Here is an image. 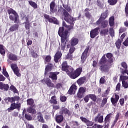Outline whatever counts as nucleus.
Returning <instances> with one entry per match:
<instances>
[{"label":"nucleus","mask_w":128,"mask_h":128,"mask_svg":"<svg viewBox=\"0 0 128 128\" xmlns=\"http://www.w3.org/2000/svg\"><path fill=\"white\" fill-rule=\"evenodd\" d=\"M114 62V54L110 52L104 54L99 60V70L102 72H108L110 66Z\"/></svg>","instance_id":"f257e3e1"},{"label":"nucleus","mask_w":128,"mask_h":128,"mask_svg":"<svg viewBox=\"0 0 128 128\" xmlns=\"http://www.w3.org/2000/svg\"><path fill=\"white\" fill-rule=\"evenodd\" d=\"M62 70L63 72H66L70 78L76 80L82 74V67H79L74 70L72 67L68 66L66 61H65L62 64Z\"/></svg>","instance_id":"f03ea898"},{"label":"nucleus","mask_w":128,"mask_h":128,"mask_svg":"<svg viewBox=\"0 0 128 128\" xmlns=\"http://www.w3.org/2000/svg\"><path fill=\"white\" fill-rule=\"evenodd\" d=\"M20 100V98L18 96H14V97H6L4 98V102H10L11 104L10 108L7 109L8 112H10L12 110H20L22 108V104L18 102V100Z\"/></svg>","instance_id":"7ed1b4c3"},{"label":"nucleus","mask_w":128,"mask_h":128,"mask_svg":"<svg viewBox=\"0 0 128 128\" xmlns=\"http://www.w3.org/2000/svg\"><path fill=\"white\" fill-rule=\"evenodd\" d=\"M60 10H63V15L64 16V20L68 22V24H72V26H74V21L76 20V18H73L68 14V12L66 11V10H64L62 7L58 8V12H60Z\"/></svg>","instance_id":"20e7f679"},{"label":"nucleus","mask_w":128,"mask_h":128,"mask_svg":"<svg viewBox=\"0 0 128 128\" xmlns=\"http://www.w3.org/2000/svg\"><path fill=\"white\" fill-rule=\"evenodd\" d=\"M7 12L10 20L14 22V24H18L20 22V16L16 10H13L12 8H10L8 9Z\"/></svg>","instance_id":"39448f33"},{"label":"nucleus","mask_w":128,"mask_h":128,"mask_svg":"<svg viewBox=\"0 0 128 128\" xmlns=\"http://www.w3.org/2000/svg\"><path fill=\"white\" fill-rule=\"evenodd\" d=\"M68 30H64V27H60L59 28L58 34L60 36L61 38H68Z\"/></svg>","instance_id":"423d86ee"},{"label":"nucleus","mask_w":128,"mask_h":128,"mask_svg":"<svg viewBox=\"0 0 128 128\" xmlns=\"http://www.w3.org/2000/svg\"><path fill=\"white\" fill-rule=\"evenodd\" d=\"M88 50H90V46H86L84 52L82 53L81 56V62L82 64H84L88 56Z\"/></svg>","instance_id":"0eeeda50"},{"label":"nucleus","mask_w":128,"mask_h":128,"mask_svg":"<svg viewBox=\"0 0 128 128\" xmlns=\"http://www.w3.org/2000/svg\"><path fill=\"white\" fill-rule=\"evenodd\" d=\"M86 92V88L84 87H81L79 88L78 92L76 94L78 98L80 99L84 98Z\"/></svg>","instance_id":"6e6552de"},{"label":"nucleus","mask_w":128,"mask_h":128,"mask_svg":"<svg viewBox=\"0 0 128 128\" xmlns=\"http://www.w3.org/2000/svg\"><path fill=\"white\" fill-rule=\"evenodd\" d=\"M44 16L46 20H48L49 22H51L52 24H58L59 22L58 20V19L54 17L50 18V15L47 14H44Z\"/></svg>","instance_id":"1a4fd4ad"},{"label":"nucleus","mask_w":128,"mask_h":128,"mask_svg":"<svg viewBox=\"0 0 128 128\" xmlns=\"http://www.w3.org/2000/svg\"><path fill=\"white\" fill-rule=\"evenodd\" d=\"M42 82L46 84L48 88H56V86L54 83L52 82V80L50 78L42 80Z\"/></svg>","instance_id":"9d476101"},{"label":"nucleus","mask_w":128,"mask_h":128,"mask_svg":"<svg viewBox=\"0 0 128 128\" xmlns=\"http://www.w3.org/2000/svg\"><path fill=\"white\" fill-rule=\"evenodd\" d=\"M99 27H97L94 29H92L90 32V36L91 38H94L96 36H98Z\"/></svg>","instance_id":"9b49d317"},{"label":"nucleus","mask_w":128,"mask_h":128,"mask_svg":"<svg viewBox=\"0 0 128 128\" xmlns=\"http://www.w3.org/2000/svg\"><path fill=\"white\" fill-rule=\"evenodd\" d=\"M7 58H8V60H12V62H16V60H18V56L12 52H9L8 54Z\"/></svg>","instance_id":"f8f14e48"},{"label":"nucleus","mask_w":128,"mask_h":128,"mask_svg":"<svg viewBox=\"0 0 128 128\" xmlns=\"http://www.w3.org/2000/svg\"><path fill=\"white\" fill-rule=\"evenodd\" d=\"M50 14H54L58 12V9L56 8V2L54 1H52L50 3Z\"/></svg>","instance_id":"ddd939ff"},{"label":"nucleus","mask_w":128,"mask_h":128,"mask_svg":"<svg viewBox=\"0 0 128 128\" xmlns=\"http://www.w3.org/2000/svg\"><path fill=\"white\" fill-rule=\"evenodd\" d=\"M58 74H60V72H50L48 73V76L50 78H51L52 80H58Z\"/></svg>","instance_id":"4468645a"},{"label":"nucleus","mask_w":128,"mask_h":128,"mask_svg":"<svg viewBox=\"0 0 128 128\" xmlns=\"http://www.w3.org/2000/svg\"><path fill=\"white\" fill-rule=\"evenodd\" d=\"M64 114H56L55 116V120L57 124H62L64 122Z\"/></svg>","instance_id":"2eb2a0df"},{"label":"nucleus","mask_w":128,"mask_h":128,"mask_svg":"<svg viewBox=\"0 0 128 128\" xmlns=\"http://www.w3.org/2000/svg\"><path fill=\"white\" fill-rule=\"evenodd\" d=\"M118 100H120V96L118 94H115V98L112 97L110 98V102L114 106H116V104L118 102Z\"/></svg>","instance_id":"dca6fc26"},{"label":"nucleus","mask_w":128,"mask_h":128,"mask_svg":"<svg viewBox=\"0 0 128 128\" xmlns=\"http://www.w3.org/2000/svg\"><path fill=\"white\" fill-rule=\"evenodd\" d=\"M80 120H81L83 122H84L87 126H92V125L94 124V122L90 121L86 118L80 116Z\"/></svg>","instance_id":"f3484780"},{"label":"nucleus","mask_w":128,"mask_h":128,"mask_svg":"<svg viewBox=\"0 0 128 128\" xmlns=\"http://www.w3.org/2000/svg\"><path fill=\"white\" fill-rule=\"evenodd\" d=\"M62 52L58 50L54 56V61L55 62H58V61L60 60V58H62Z\"/></svg>","instance_id":"a211bd4d"},{"label":"nucleus","mask_w":128,"mask_h":128,"mask_svg":"<svg viewBox=\"0 0 128 128\" xmlns=\"http://www.w3.org/2000/svg\"><path fill=\"white\" fill-rule=\"evenodd\" d=\"M68 42V38H61V50H63V52L64 51V50H66V42Z\"/></svg>","instance_id":"6ab92c4d"},{"label":"nucleus","mask_w":128,"mask_h":128,"mask_svg":"<svg viewBox=\"0 0 128 128\" xmlns=\"http://www.w3.org/2000/svg\"><path fill=\"white\" fill-rule=\"evenodd\" d=\"M36 118L40 122H42V124H44L46 122L44 121V116L42 112H37Z\"/></svg>","instance_id":"aec40b11"},{"label":"nucleus","mask_w":128,"mask_h":128,"mask_svg":"<svg viewBox=\"0 0 128 128\" xmlns=\"http://www.w3.org/2000/svg\"><path fill=\"white\" fill-rule=\"evenodd\" d=\"M80 40H78V38L76 37H73L70 40V44L72 46H76V44H78Z\"/></svg>","instance_id":"412c9836"},{"label":"nucleus","mask_w":128,"mask_h":128,"mask_svg":"<svg viewBox=\"0 0 128 128\" xmlns=\"http://www.w3.org/2000/svg\"><path fill=\"white\" fill-rule=\"evenodd\" d=\"M10 88L8 84H4L2 82H0V90H4V92H8Z\"/></svg>","instance_id":"4be33fe9"},{"label":"nucleus","mask_w":128,"mask_h":128,"mask_svg":"<svg viewBox=\"0 0 128 128\" xmlns=\"http://www.w3.org/2000/svg\"><path fill=\"white\" fill-rule=\"evenodd\" d=\"M90 8H86L84 10V16L88 18V20H90L92 18V13L90 12Z\"/></svg>","instance_id":"5701e85b"},{"label":"nucleus","mask_w":128,"mask_h":128,"mask_svg":"<svg viewBox=\"0 0 128 128\" xmlns=\"http://www.w3.org/2000/svg\"><path fill=\"white\" fill-rule=\"evenodd\" d=\"M86 82V77L85 76L80 77L76 80V82L78 84L79 86H82L84 84V82Z\"/></svg>","instance_id":"b1692460"},{"label":"nucleus","mask_w":128,"mask_h":128,"mask_svg":"<svg viewBox=\"0 0 128 128\" xmlns=\"http://www.w3.org/2000/svg\"><path fill=\"white\" fill-rule=\"evenodd\" d=\"M62 114H66L67 116H72V112H70L68 108H66L65 107H62Z\"/></svg>","instance_id":"393cba45"},{"label":"nucleus","mask_w":128,"mask_h":128,"mask_svg":"<svg viewBox=\"0 0 128 128\" xmlns=\"http://www.w3.org/2000/svg\"><path fill=\"white\" fill-rule=\"evenodd\" d=\"M34 108H36V106H29L27 108L28 112H29V114H36V110Z\"/></svg>","instance_id":"a878e982"},{"label":"nucleus","mask_w":128,"mask_h":128,"mask_svg":"<svg viewBox=\"0 0 128 128\" xmlns=\"http://www.w3.org/2000/svg\"><path fill=\"white\" fill-rule=\"evenodd\" d=\"M100 116V114H98V116L94 118V122H98L100 124H102V122H104V116Z\"/></svg>","instance_id":"bb28decb"},{"label":"nucleus","mask_w":128,"mask_h":128,"mask_svg":"<svg viewBox=\"0 0 128 128\" xmlns=\"http://www.w3.org/2000/svg\"><path fill=\"white\" fill-rule=\"evenodd\" d=\"M76 88L77 87L76 86V84L72 85L68 90V94H74V92L78 90Z\"/></svg>","instance_id":"cd10ccee"},{"label":"nucleus","mask_w":128,"mask_h":128,"mask_svg":"<svg viewBox=\"0 0 128 128\" xmlns=\"http://www.w3.org/2000/svg\"><path fill=\"white\" fill-rule=\"evenodd\" d=\"M18 28H20L18 24H14L10 28L9 30L10 32H16V30H18Z\"/></svg>","instance_id":"c85d7f7f"},{"label":"nucleus","mask_w":128,"mask_h":128,"mask_svg":"<svg viewBox=\"0 0 128 128\" xmlns=\"http://www.w3.org/2000/svg\"><path fill=\"white\" fill-rule=\"evenodd\" d=\"M54 68V65L52 63H48L45 68V74L48 72H50Z\"/></svg>","instance_id":"c756f323"},{"label":"nucleus","mask_w":128,"mask_h":128,"mask_svg":"<svg viewBox=\"0 0 128 128\" xmlns=\"http://www.w3.org/2000/svg\"><path fill=\"white\" fill-rule=\"evenodd\" d=\"M50 104H53V106L58 104V101L56 100V96H54L51 98V100H49Z\"/></svg>","instance_id":"7c9ffc66"},{"label":"nucleus","mask_w":128,"mask_h":128,"mask_svg":"<svg viewBox=\"0 0 128 128\" xmlns=\"http://www.w3.org/2000/svg\"><path fill=\"white\" fill-rule=\"evenodd\" d=\"M119 118H120V112H117V114L115 116V119L114 120L113 122L112 123L111 128H114V126H116V124L118 122V120Z\"/></svg>","instance_id":"2f4dec72"},{"label":"nucleus","mask_w":128,"mask_h":128,"mask_svg":"<svg viewBox=\"0 0 128 128\" xmlns=\"http://www.w3.org/2000/svg\"><path fill=\"white\" fill-rule=\"evenodd\" d=\"M112 116V113H110L106 115L104 120V122H105L106 124H108V122H110V118Z\"/></svg>","instance_id":"473e14b6"},{"label":"nucleus","mask_w":128,"mask_h":128,"mask_svg":"<svg viewBox=\"0 0 128 128\" xmlns=\"http://www.w3.org/2000/svg\"><path fill=\"white\" fill-rule=\"evenodd\" d=\"M108 16V10H106L104 12L102 13L100 18H102L103 20H106V18Z\"/></svg>","instance_id":"72a5a7b5"},{"label":"nucleus","mask_w":128,"mask_h":128,"mask_svg":"<svg viewBox=\"0 0 128 128\" xmlns=\"http://www.w3.org/2000/svg\"><path fill=\"white\" fill-rule=\"evenodd\" d=\"M27 105L30 106H34L36 105L34 104V100L32 98H28L26 100Z\"/></svg>","instance_id":"f704fd0d"},{"label":"nucleus","mask_w":128,"mask_h":128,"mask_svg":"<svg viewBox=\"0 0 128 128\" xmlns=\"http://www.w3.org/2000/svg\"><path fill=\"white\" fill-rule=\"evenodd\" d=\"M2 74H4V76H6L8 80H10V75L8 74V73L6 71V68L4 66L2 67Z\"/></svg>","instance_id":"c9c22d12"},{"label":"nucleus","mask_w":128,"mask_h":128,"mask_svg":"<svg viewBox=\"0 0 128 128\" xmlns=\"http://www.w3.org/2000/svg\"><path fill=\"white\" fill-rule=\"evenodd\" d=\"M109 25L112 27L114 26V16L109 18Z\"/></svg>","instance_id":"e433bc0d"},{"label":"nucleus","mask_w":128,"mask_h":128,"mask_svg":"<svg viewBox=\"0 0 128 128\" xmlns=\"http://www.w3.org/2000/svg\"><path fill=\"white\" fill-rule=\"evenodd\" d=\"M110 88H108L105 92H104L103 94H102V98H106L108 96V94H110Z\"/></svg>","instance_id":"4c0bfd02"},{"label":"nucleus","mask_w":128,"mask_h":128,"mask_svg":"<svg viewBox=\"0 0 128 128\" xmlns=\"http://www.w3.org/2000/svg\"><path fill=\"white\" fill-rule=\"evenodd\" d=\"M28 4L34 8H38V4L36 2L32 1H28Z\"/></svg>","instance_id":"58836bf2"},{"label":"nucleus","mask_w":128,"mask_h":128,"mask_svg":"<svg viewBox=\"0 0 128 128\" xmlns=\"http://www.w3.org/2000/svg\"><path fill=\"white\" fill-rule=\"evenodd\" d=\"M89 98H90L92 102H96V96L94 94H88Z\"/></svg>","instance_id":"ea45409f"},{"label":"nucleus","mask_w":128,"mask_h":128,"mask_svg":"<svg viewBox=\"0 0 128 128\" xmlns=\"http://www.w3.org/2000/svg\"><path fill=\"white\" fill-rule=\"evenodd\" d=\"M115 44L117 48H120V46L122 45V40H120V39H118V40H116Z\"/></svg>","instance_id":"a19ab883"},{"label":"nucleus","mask_w":128,"mask_h":128,"mask_svg":"<svg viewBox=\"0 0 128 128\" xmlns=\"http://www.w3.org/2000/svg\"><path fill=\"white\" fill-rule=\"evenodd\" d=\"M100 34L102 36H106V34H108V29L106 28L100 31Z\"/></svg>","instance_id":"79ce46f5"},{"label":"nucleus","mask_w":128,"mask_h":128,"mask_svg":"<svg viewBox=\"0 0 128 128\" xmlns=\"http://www.w3.org/2000/svg\"><path fill=\"white\" fill-rule=\"evenodd\" d=\"M13 72L14 74L16 76H18V78H20V76H22V74H20V69L18 68H16V70H14Z\"/></svg>","instance_id":"37998d69"},{"label":"nucleus","mask_w":128,"mask_h":128,"mask_svg":"<svg viewBox=\"0 0 128 128\" xmlns=\"http://www.w3.org/2000/svg\"><path fill=\"white\" fill-rule=\"evenodd\" d=\"M108 20H103L101 24V26H102V28H106V26H108Z\"/></svg>","instance_id":"c03bdc74"},{"label":"nucleus","mask_w":128,"mask_h":128,"mask_svg":"<svg viewBox=\"0 0 128 128\" xmlns=\"http://www.w3.org/2000/svg\"><path fill=\"white\" fill-rule=\"evenodd\" d=\"M109 34L112 38H114V30L113 28H110Z\"/></svg>","instance_id":"a18cd8bd"},{"label":"nucleus","mask_w":128,"mask_h":128,"mask_svg":"<svg viewBox=\"0 0 128 128\" xmlns=\"http://www.w3.org/2000/svg\"><path fill=\"white\" fill-rule=\"evenodd\" d=\"M10 90L14 92V94H18V90L14 85H11L10 87Z\"/></svg>","instance_id":"49530a36"},{"label":"nucleus","mask_w":128,"mask_h":128,"mask_svg":"<svg viewBox=\"0 0 128 128\" xmlns=\"http://www.w3.org/2000/svg\"><path fill=\"white\" fill-rule=\"evenodd\" d=\"M116 2H118V0H108V4L110 6H114L116 4Z\"/></svg>","instance_id":"de8ad7c7"},{"label":"nucleus","mask_w":128,"mask_h":128,"mask_svg":"<svg viewBox=\"0 0 128 128\" xmlns=\"http://www.w3.org/2000/svg\"><path fill=\"white\" fill-rule=\"evenodd\" d=\"M108 98H103L100 105L102 108H104V106L106 104V102H108Z\"/></svg>","instance_id":"09e8293b"},{"label":"nucleus","mask_w":128,"mask_h":128,"mask_svg":"<svg viewBox=\"0 0 128 128\" xmlns=\"http://www.w3.org/2000/svg\"><path fill=\"white\" fill-rule=\"evenodd\" d=\"M52 60V56H50L48 55L46 56L45 58L44 64H46V62H50Z\"/></svg>","instance_id":"8fccbe9b"},{"label":"nucleus","mask_w":128,"mask_h":128,"mask_svg":"<svg viewBox=\"0 0 128 128\" xmlns=\"http://www.w3.org/2000/svg\"><path fill=\"white\" fill-rule=\"evenodd\" d=\"M25 24V28L26 30H30V22H24Z\"/></svg>","instance_id":"3c124183"},{"label":"nucleus","mask_w":128,"mask_h":128,"mask_svg":"<svg viewBox=\"0 0 128 128\" xmlns=\"http://www.w3.org/2000/svg\"><path fill=\"white\" fill-rule=\"evenodd\" d=\"M120 80H122V82H124L127 80H128V76H120Z\"/></svg>","instance_id":"603ef678"},{"label":"nucleus","mask_w":128,"mask_h":128,"mask_svg":"<svg viewBox=\"0 0 128 128\" xmlns=\"http://www.w3.org/2000/svg\"><path fill=\"white\" fill-rule=\"evenodd\" d=\"M31 55L34 58H38V55L36 52H34V50L31 51Z\"/></svg>","instance_id":"864d4df0"},{"label":"nucleus","mask_w":128,"mask_h":128,"mask_svg":"<svg viewBox=\"0 0 128 128\" xmlns=\"http://www.w3.org/2000/svg\"><path fill=\"white\" fill-rule=\"evenodd\" d=\"M72 124L73 126H75L76 128H80V124L77 121H72Z\"/></svg>","instance_id":"5fc2aeb1"},{"label":"nucleus","mask_w":128,"mask_h":128,"mask_svg":"<svg viewBox=\"0 0 128 128\" xmlns=\"http://www.w3.org/2000/svg\"><path fill=\"white\" fill-rule=\"evenodd\" d=\"M74 50H76V48H74V46H70V49L69 50V53L72 54L74 52Z\"/></svg>","instance_id":"6e6d98bb"},{"label":"nucleus","mask_w":128,"mask_h":128,"mask_svg":"<svg viewBox=\"0 0 128 128\" xmlns=\"http://www.w3.org/2000/svg\"><path fill=\"white\" fill-rule=\"evenodd\" d=\"M96 4L100 8H104V4H102L100 0H97Z\"/></svg>","instance_id":"4d7b16f0"},{"label":"nucleus","mask_w":128,"mask_h":128,"mask_svg":"<svg viewBox=\"0 0 128 128\" xmlns=\"http://www.w3.org/2000/svg\"><path fill=\"white\" fill-rule=\"evenodd\" d=\"M103 20H104L100 17L99 19L96 22V26H100V24H102Z\"/></svg>","instance_id":"13d9d810"},{"label":"nucleus","mask_w":128,"mask_h":128,"mask_svg":"<svg viewBox=\"0 0 128 128\" xmlns=\"http://www.w3.org/2000/svg\"><path fill=\"white\" fill-rule=\"evenodd\" d=\"M120 64L124 70H128V64H126V62H124Z\"/></svg>","instance_id":"bf43d9fd"},{"label":"nucleus","mask_w":128,"mask_h":128,"mask_svg":"<svg viewBox=\"0 0 128 128\" xmlns=\"http://www.w3.org/2000/svg\"><path fill=\"white\" fill-rule=\"evenodd\" d=\"M11 68L12 70L14 71L16 70V68H18V66L16 64H10Z\"/></svg>","instance_id":"052dcab7"},{"label":"nucleus","mask_w":128,"mask_h":128,"mask_svg":"<svg viewBox=\"0 0 128 128\" xmlns=\"http://www.w3.org/2000/svg\"><path fill=\"white\" fill-rule=\"evenodd\" d=\"M72 54L69 52L66 56V60H72Z\"/></svg>","instance_id":"680f3d73"},{"label":"nucleus","mask_w":128,"mask_h":128,"mask_svg":"<svg viewBox=\"0 0 128 128\" xmlns=\"http://www.w3.org/2000/svg\"><path fill=\"white\" fill-rule=\"evenodd\" d=\"M106 76H104L103 77H102L100 80V84H104V82H106V79H104Z\"/></svg>","instance_id":"e2e57ef3"},{"label":"nucleus","mask_w":128,"mask_h":128,"mask_svg":"<svg viewBox=\"0 0 128 128\" xmlns=\"http://www.w3.org/2000/svg\"><path fill=\"white\" fill-rule=\"evenodd\" d=\"M25 118H26L27 120H32V118L30 114H25Z\"/></svg>","instance_id":"0e129e2a"},{"label":"nucleus","mask_w":128,"mask_h":128,"mask_svg":"<svg viewBox=\"0 0 128 128\" xmlns=\"http://www.w3.org/2000/svg\"><path fill=\"white\" fill-rule=\"evenodd\" d=\"M60 100L62 102H64L66 100V96H60Z\"/></svg>","instance_id":"69168bd1"},{"label":"nucleus","mask_w":128,"mask_h":128,"mask_svg":"<svg viewBox=\"0 0 128 128\" xmlns=\"http://www.w3.org/2000/svg\"><path fill=\"white\" fill-rule=\"evenodd\" d=\"M122 86H123L124 88H128V82H122Z\"/></svg>","instance_id":"338daca9"},{"label":"nucleus","mask_w":128,"mask_h":128,"mask_svg":"<svg viewBox=\"0 0 128 128\" xmlns=\"http://www.w3.org/2000/svg\"><path fill=\"white\" fill-rule=\"evenodd\" d=\"M122 44L124 46H128V36Z\"/></svg>","instance_id":"774afa93"}]
</instances>
